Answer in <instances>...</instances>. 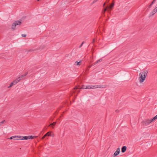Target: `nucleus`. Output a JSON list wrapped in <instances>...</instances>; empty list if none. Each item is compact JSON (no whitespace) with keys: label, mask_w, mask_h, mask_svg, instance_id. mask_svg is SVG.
<instances>
[{"label":"nucleus","mask_w":157,"mask_h":157,"mask_svg":"<svg viewBox=\"0 0 157 157\" xmlns=\"http://www.w3.org/2000/svg\"><path fill=\"white\" fill-rule=\"evenodd\" d=\"M148 73V71L145 70L142 72V74H139V80L140 82L142 83L144 82Z\"/></svg>","instance_id":"f257e3e1"},{"label":"nucleus","mask_w":157,"mask_h":157,"mask_svg":"<svg viewBox=\"0 0 157 157\" xmlns=\"http://www.w3.org/2000/svg\"><path fill=\"white\" fill-rule=\"evenodd\" d=\"M152 121H153L152 119H146L143 121L141 123L142 125L146 126L148 125Z\"/></svg>","instance_id":"f03ea898"},{"label":"nucleus","mask_w":157,"mask_h":157,"mask_svg":"<svg viewBox=\"0 0 157 157\" xmlns=\"http://www.w3.org/2000/svg\"><path fill=\"white\" fill-rule=\"evenodd\" d=\"M35 137L34 136H20V140H27L28 139H32Z\"/></svg>","instance_id":"7ed1b4c3"},{"label":"nucleus","mask_w":157,"mask_h":157,"mask_svg":"<svg viewBox=\"0 0 157 157\" xmlns=\"http://www.w3.org/2000/svg\"><path fill=\"white\" fill-rule=\"evenodd\" d=\"M21 22L19 21H15L12 26L11 28L12 29L14 30L15 29L16 26L17 25H21Z\"/></svg>","instance_id":"20e7f679"},{"label":"nucleus","mask_w":157,"mask_h":157,"mask_svg":"<svg viewBox=\"0 0 157 157\" xmlns=\"http://www.w3.org/2000/svg\"><path fill=\"white\" fill-rule=\"evenodd\" d=\"M120 152V149L119 148H118L117 150L113 154V157H115Z\"/></svg>","instance_id":"39448f33"},{"label":"nucleus","mask_w":157,"mask_h":157,"mask_svg":"<svg viewBox=\"0 0 157 157\" xmlns=\"http://www.w3.org/2000/svg\"><path fill=\"white\" fill-rule=\"evenodd\" d=\"M51 132H47L44 136L42 138V139H44L46 136H51Z\"/></svg>","instance_id":"423d86ee"},{"label":"nucleus","mask_w":157,"mask_h":157,"mask_svg":"<svg viewBox=\"0 0 157 157\" xmlns=\"http://www.w3.org/2000/svg\"><path fill=\"white\" fill-rule=\"evenodd\" d=\"M114 4V2H113L109 6H107L109 9L110 10H109L110 11L112 9V8L113 7Z\"/></svg>","instance_id":"0eeeda50"},{"label":"nucleus","mask_w":157,"mask_h":157,"mask_svg":"<svg viewBox=\"0 0 157 157\" xmlns=\"http://www.w3.org/2000/svg\"><path fill=\"white\" fill-rule=\"evenodd\" d=\"M108 8L107 7H106V8H105L104 10H103V11L102 12V13L103 14V15L104 16H105V12L107 10V11L109 13H110V11L109 10V9H108L107 10V9Z\"/></svg>","instance_id":"6e6552de"},{"label":"nucleus","mask_w":157,"mask_h":157,"mask_svg":"<svg viewBox=\"0 0 157 157\" xmlns=\"http://www.w3.org/2000/svg\"><path fill=\"white\" fill-rule=\"evenodd\" d=\"M157 11V6L156 7L155 9H153V10L151 12V13L152 14V15H153Z\"/></svg>","instance_id":"1a4fd4ad"},{"label":"nucleus","mask_w":157,"mask_h":157,"mask_svg":"<svg viewBox=\"0 0 157 157\" xmlns=\"http://www.w3.org/2000/svg\"><path fill=\"white\" fill-rule=\"evenodd\" d=\"M105 86H95V87L94 88H105Z\"/></svg>","instance_id":"9d476101"},{"label":"nucleus","mask_w":157,"mask_h":157,"mask_svg":"<svg viewBox=\"0 0 157 157\" xmlns=\"http://www.w3.org/2000/svg\"><path fill=\"white\" fill-rule=\"evenodd\" d=\"M20 80H21V79L19 77L18 78L16 79L14 81V82H15V84H16L17 82H19Z\"/></svg>","instance_id":"9b49d317"},{"label":"nucleus","mask_w":157,"mask_h":157,"mask_svg":"<svg viewBox=\"0 0 157 157\" xmlns=\"http://www.w3.org/2000/svg\"><path fill=\"white\" fill-rule=\"evenodd\" d=\"M13 139L14 140H20V136H13Z\"/></svg>","instance_id":"f8f14e48"},{"label":"nucleus","mask_w":157,"mask_h":157,"mask_svg":"<svg viewBox=\"0 0 157 157\" xmlns=\"http://www.w3.org/2000/svg\"><path fill=\"white\" fill-rule=\"evenodd\" d=\"M102 61V59H99L96 62H94L93 64V65H95V64H97V63H98L99 62H101V61Z\"/></svg>","instance_id":"ddd939ff"},{"label":"nucleus","mask_w":157,"mask_h":157,"mask_svg":"<svg viewBox=\"0 0 157 157\" xmlns=\"http://www.w3.org/2000/svg\"><path fill=\"white\" fill-rule=\"evenodd\" d=\"M27 75V74L24 75H21V76H19V77L20 78V79L21 80L22 79H23Z\"/></svg>","instance_id":"4468645a"},{"label":"nucleus","mask_w":157,"mask_h":157,"mask_svg":"<svg viewBox=\"0 0 157 157\" xmlns=\"http://www.w3.org/2000/svg\"><path fill=\"white\" fill-rule=\"evenodd\" d=\"M56 124V122H53L51 124H50L48 125V127H50V126H54Z\"/></svg>","instance_id":"2eb2a0df"},{"label":"nucleus","mask_w":157,"mask_h":157,"mask_svg":"<svg viewBox=\"0 0 157 157\" xmlns=\"http://www.w3.org/2000/svg\"><path fill=\"white\" fill-rule=\"evenodd\" d=\"M16 84H15V82H14V81H13V82H12L10 85L9 86H8V88H10V87H11L12 86L14 85H15Z\"/></svg>","instance_id":"dca6fc26"},{"label":"nucleus","mask_w":157,"mask_h":157,"mask_svg":"<svg viewBox=\"0 0 157 157\" xmlns=\"http://www.w3.org/2000/svg\"><path fill=\"white\" fill-rule=\"evenodd\" d=\"M127 148H122L121 151L122 152H124L126 150Z\"/></svg>","instance_id":"f3484780"},{"label":"nucleus","mask_w":157,"mask_h":157,"mask_svg":"<svg viewBox=\"0 0 157 157\" xmlns=\"http://www.w3.org/2000/svg\"><path fill=\"white\" fill-rule=\"evenodd\" d=\"M81 64V61H79V62H78L76 61L75 62V64L76 65H79Z\"/></svg>","instance_id":"a211bd4d"},{"label":"nucleus","mask_w":157,"mask_h":157,"mask_svg":"<svg viewBox=\"0 0 157 157\" xmlns=\"http://www.w3.org/2000/svg\"><path fill=\"white\" fill-rule=\"evenodd\" d=\"M156 119H157V115L155 116L152 119V120L153 121H154Z\"/></svg>","instance_id":"6ab92c4d"},{"label":"nucleus","mask_w":157,"mask_h":157,"mask_svg":"<svg viewBox=\"0 0 157 157\" xmlns=\"http://www.w3.org/2000/svg\"><path fill=\"white\" fill-rule=\"evenodd\" d=\"M95 86H94L93 87L90 86H88V89L94 88V87H95Z\"/></svg>","instance_id":"aec40b11"},{"label":"nucleus","mask_w":157,"mask_h":157,"mask_svg":"<svg viewBox=\"0 0 157 157\" xmlns=\"http://www.w3.org/2000/svg\"><path fill=\"white\" fill-rule=\"evenodd\" d=\"M5 121V120L2 121L0 122V126L2 124L4 123V122Z\"/></svg>","instance_id":"412c9836"},{"label":"nucleus","mask_w":157,"mask_h":157,"mask_svg":"<svg viewBox=\"0 0 157 157\" xmlns=\"http://www.w3.org/2000/svg\"><path fill=\"white\" fill-rule=\"evenodd\" d=\"M85 86H82L80 87V89H85Z\"/></svg>","instance_id":"4be33fe9"},{"label":"nucleus","mask_w":157,"mask_h":157,"mask_svg":"<svg viewBox=\"0 0 157 157\" xmlns=\"http://www.w3.org/2000/svg\"><path fill=\"white\" fill-rule=\"evenodd\" d=\"M21 36L23 37H25L26 36V35L25 34H22L21 35Z\"/></svg>","instance_id":"5701e85b"},{"label":"nucleus","mask_w":157,"mask_h":157,"mask_svg":"<svg viewBox=\"0 0 157 157\" xmlns=\"http://www.w3.org/2000/svg\"><path fill=\"white\" fill-rule=\"evenodd\" d=\"M84 43V41H83V42H82V43L80 45L79 47L80 48L82 46V45Z\"/></svg>","instance_id":"b1692460"},{"label":"nucleus","mask_w":157,"mask_h":157,"mask_svg":"<svg viewBox=\"0 0 157 157\" xmlns=\"http://www.w3.org/2000/svg\"><path fill=\"white\" fill-rule=\"evenodd\" d=\"M156 0H153V1L151 2L152 4H153L155 2Z\"/></svg>","instance_id":"393cba45"},{"label":"nucleus","mask_w":157,"mask_h":157,"mask_svg":"<svg viewBox=\"0 0 157 157\" xmlns=\"http://www.w3.org/2000/svg\"><path fill=\"white\" fill-rule=\"evenodd\" d=\"M153 4H152V3H151V4L149 5V6H148V8H150L152 6V5H153Z\"/></svg>","instance_id":"a878e982"},{"label":"nucleus","mask_w":157,"mask_h":157,"mask_svg":"<svg viewBox=\"0 0 157 157\" xmlns=\"http://www.w3.org/2000/svg\"><path fill=\"white\" fill-rule=\"evenodd\" d=\"M58 110H57L54 113V114H57L58 113V112L57 111Z\"/></svg>","instance_id":"bb28decb"},{"label":"nucleus","mask_w":157,"mask_h":157,"mask_svg":"<svg viewBox=\"0 0 157 157\" xmlns=\"http://www.w3.org/2000/svg\"><path fill=\"white\" fill-rule=\"evenodd\" d=\"M10 139V140L13 139V136H11V137L10 138V139Z\"/></svg>","instance_id":"cd10ccee"},{"label":"nucleus","mask_w":157,"mask_h":157,"mask_svg":"<svg viewBox=\"0 0 157 157\" xmlns=\"http://www.w3.org/2000/svg\"><path fill=\"white\" fill-rule=\"evenodd\" d=\"M95 42V40L94 39H93L92 41V43H94Z\"/></svg>","instance_id":"c85d7f7f"},{"label":"nucleus","mask_w":157,"mask_h":157,"mask_svg":"<svg viewBox=\"0 0 157 157\" xmlns=\"http://www.w3.org/2000/svg\"><path fill=\"white\" fill-rule=\"evenodd\" d=\"M88 89V86H85V89Z\"/></svg>","instance_id":"c756f323"},{"label":"nucleus","mask_w":157,"mask_h":157,"mask_svg":"<svg viewBox=\"0 0 157 157\" xmlns=\"http://www.w3.org/2000/svg\"><path fill=\"white\" fill-rule=\"evenodd\" d=\"M78 89V88L77 87H76L75 88H74V89Z\"/></svg>","instance_id":"7c9ffc66"},{"label":"nucleus","mask_w":157,"mask_h":157,"mask_svg":"<svg viewBox=\"0 0 157 157\" xmlns=\"http://www.w3.org/2000/svg\"><path fill=\"white\" fill-rule=\"evenodd\" d=\"M105 3H104V4L103 5V6H105Z\"/></svg>","instance_id":"2f4dec72"},{"label":"nucleus","mask_w":157,"mask_h":157,"mask_svg":"<svg viewBox=\"0 0 157 157\" xmlns=\"http://www.w3.org/2000/svg\"><path fill=\"white\" fill-rule=\"evenodd\" d=\"M122 147H126L125 146H123Z\"/></svg>","instance_id":"473e14b6"},{"label":"nucleus","mask_w":157,"mask_h":157,"mask_svg":"<svg viewBox=\"0 0 157 157\" xmlns=\"http://www.w3.org/2000/svg\"><path fill=\"white\" fill-rule=\"evenodd\" d=\"M109 1V0H108V1H107V2H108Z\"/></svg>","instance_id":"72a5a7b5"},{"label":"nucleus","mask_w":157,"mask_h":157,"mask_svg":"<svg viewBox=\"0 0 157 157\" xmlns=\"http://www.w3.org/2000/svg\"><path fill=\"white\" fill-rule=\"evenodd\" d=\"M29 51H32V50H31H31H29Z\"/></svg>","instance_id":"f704fd0d"},{"label":"nucleus","mask_w":157,"mask_h":157,"mask_svg":"<svg viewBox=\"0 0 157 157\" xmlns=\"http://www.w3.org/2000/svg\"><path fill=\"white\" fill-rule=\"evenodd\" d=\"M52 128H54V127H53V126H52Z\"/></svg>","instance_id":"c9c22d12"},{"label":"nucleus","mask_w":157,"mask_h":157,"mask_svg":"<svg viewBox=\"0 0 157 157\" xmlns=\"http://www.w3.org/2000/svg\"><path fill=\"white\" fill-rule=\"evenodd\" d=\"M156 73H157V72H156Z\"/></svg>","instance_id":"e433bc0d"}]
</instances>
